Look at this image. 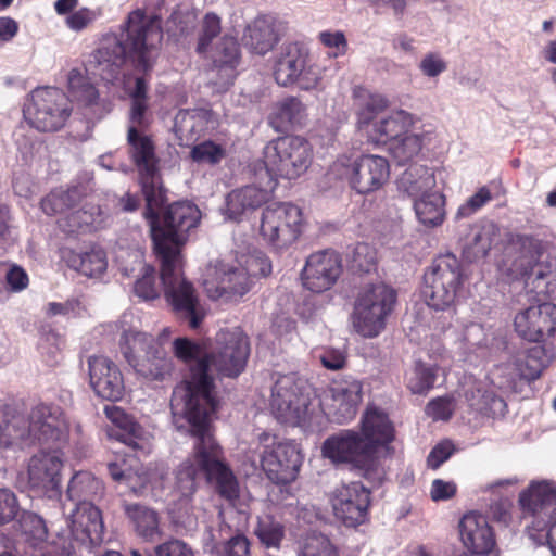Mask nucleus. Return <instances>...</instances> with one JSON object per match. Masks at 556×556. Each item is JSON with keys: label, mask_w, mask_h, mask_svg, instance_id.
Masks as SVG:
<instances>
[{"label": "nucleus", "mask_w": 556, "mask_h": 556, "mask_svg": "<svg viewBox=\"0 0 556 556\" xmlns=\"http://www.w3.org/2000/svg\"><path fill=\"white\" fill-rule=\"evenodd\" d=\"M217 352L207 353L203 346L188 338L173 341L175 357L188 366V375L175 386L170 397L173 413L182 417H215L219 408L214 367L219 377L237 378L245 368L250 355L248 337L240 330L219 333Z\"/></svg>", "instance_id": "1"}, {"label": "nucleus", "mask_w": 556, "mask_h": 556, "mask_svg": "<svg viewBox=\"0 0 556 556\" xmlns=\"http://www.w3.org/2000/svg\"><path fill=\"white\" fill-rule=\"evenodd\" d=\"M184 419L189 425L194 443L190 455L175 470L170 491L173 501L189 502L198 491V478L202 477L214 494L235 505L240 497V483L214 437V417L189 414Z\"/></svg>", "instance_id": "2"}, {"label": "nucleus", "mask_w": 556, "mask_h": 556, "mask_svg": "<svg viewBox=\"0 0 556 556\" xmlns=\"http://www.w3.org/2000/svg\"><path fill=\"white\" fill-rule=\"evenodd\" d=\"M122 30L121 39H105L94 53L98 74L109 83L118 78L126 61L136 72L149 75L163 39L161 27L142 9L134 10L127 15Z\"/></svg>", "instance_id": "3"}, {"label": "nucleus", "mask_w": 556, "mask_h": 556, "mask_svg": "<svg viewBox=\"0 0 556 556\" xmlns=\"http://www.w3.org/2000/svg\"><path fill=\"white\" fill-rule=\"evenodd\" d=\"M146 207L143 217L150 226L154 252L160 260L181 258L180 247L187 241L188 232L201 220V211L189 201L169 204L160 214L167 201V190L160 186L143 194Z\"/></svg>", "instance_id": "4"}, {"label": "nucleus", "mask_w": 556, "mask_h": 556, "mask_svg": "<svg viewBox=\"0 0 556 556\" xmlns=\"http://www.w3.org/2000/svg\"><path fill=\"white\" fill-rule=\"evenodd\" d=\"M68 422L63 409L53 403L40 402L31 407L26 419L14 406L0 408V445L58 444L68 438Z\"/></svg>", "instance_id": "5"}, {"label": "nucleus", "mask_w": 556, "mask_h": 556, "mask_svg": "<svg viewBox=\"0 0 556 556\" xmlns=\"http://www.w3.org/2000/svg\"><path fill=\"white\" fill-rule=\"evenodd\" d=\"M465 281L460 261L452 253L441 254L424 273L421 294L430 308L445 311L456 304Z\"/></svg>", "instance_id": "6"}, {"label": "nucleus", "mask_w": 556, "mask_h": 556, "mask_svg": "<svg viewBox=\"0 0 556 556\" xmlns=\"http://www.w3.org/2000/svg\"><path fill=\"white\" fill-rule=\"evenodd\" d=\"M161 261V280L164 298L175 317L187 323L191 329L200 327L205 318V309L192 282L181 273V258Z\"/></svg>", "instance_id": "7"}, {"label": "nucleus", "mask_w": 556, "mask_h": 556, "mask_svg": "<svg viewBox=\"0 0 556 556\" xmlns=\"http://www.w3.org/2000/svg\"><path fill=\"white\" fill-rule=\"evenodd\" d=\"M303 210L292 202H274L261 215L260 235L276 253H283L298 243L306 228Z\"/></svg>", "instance_id": "8"}, {"label": "nucleus", "mask_w": 556, "mask_h": 556, "mask_svg": "<svg viewBox=\"0 0 556 556\" xmlns=\"http://www.w3.org/2000/svg\"><path fill=\"white\" fill-rule=\"evenodd\" d=\"M260 465L266 478L277 485H287L296 480L304 456L292 440L263 431L258 434Z\"/></svg>", "instance_id": "9"}, {"label": "nucleus", "mask_w": 556, "mask_h": 556, "mask_svg": "<svg viewBox=\"0 0 556 556\" xmlns=\"http://www.w3.org/2000/svg\"><path fill=\"white\" fill-rule=\"evenodd\" d=\"M396 302L395 291L379 282L362 288L352 313L355 331L364 338H375L386 328L387 317Z\"/></svg>", "instance_id": "10"}, {"label": "nucleus", "mask_w": 556, "mask_h": 556, "mask_svg": "<svg viewBox=\"0 0 556 556\" xmlns=\"http://www.w3.org/2000/svg\"><path fill=\"white\" fill-rule=\"evenodd\" d=\"M263 157L268 178L275 175L291 180L308 169L313 149L305 138L287 135L268 141Z\"/></svg>", "instance_id": "11"}, {"label": "nucleus", "mask_w": 556, "mask_h": 556, "mask_svg": "<svg viewBox=\"0 0 556 556\" xmlns=\"http://www.w3.org/2000/svg\"><path fill=\"white\" fill-rule=\"evenodd\" d=\"M121 343L122 353L135 371L150 381H163L173 371V362L151 334L125 331Z\"/></svg>", "instance_id": "12"}, {"label": "nucleus", "mask_w": 556, "mask_h": 556, "mask_svg": "<svg viewBox=\"0 0 556 556\" xmlns=\"http://www.w3.org/2000/svg\"><path fill=\"white\" fill-rule=\"evenodd\" d=\"M337 160L332 166L333 175L345 179L358 194L367 195L381 190L389 181L391 167L388 159L376 154H362L353 162Z\"/></svg>", "instance_id": "13"}, {"label": "nucleus", "mask_w": 556, "mask_h": 556, "mask_svg": "<svg viewBox=\"0 0 556 556\" xmlns=\"http://www.w3.org/2000/svg\"><path fill=\"white\" fill-rule=\"evenodd\" d=\"M149 121L138 124L128 121L126 146L129 161L138 170L142 195L163 185L160 157L152 136L146 134Z\"/></svg>", "instance_id": "14"}, {"label": "nucleus", "mask_w": 556, "mask_h": 556, "mask_svg": "<svg viewBox=\"0 0 556 556\" xmlns=\"http://www.w3.org/2000/svg\"><path fill=\"white\" fill-rule=\"evenodd\" d=\"M72 106L68 97L59 88H37L30 93L24 110L29 125L39 131H58L68 119Z\"/></svg>", "instance_id": "15"}, {"label": "nucleus", "mask_w": 556, "mask_h": 556, "mask_svg": "<svg viewBox=\"0 0 556 556\" xmlns=\"http://www.w3.org/2000/svg\"><path fill=\"white\" fill-rule=\"evenodd\" d=\"M309 401L291 376L280 377L271 393L270 407L276 419L285 425L301 426L306 421Z\"/></svg>", "instance_id": "16"}, {"label": "nucleus", "mask_w": 556, "mask_h": 556, "mask_svg": "<svg viewBox=\"0 0 556 556\" xmlns=\"http://www.w3.org/2000/svg\"><path fill=\"white\" fill-rule=\"evenodd\" d=\"M334 517L345 527L356 528L368 520L371 491L353 481L336 489L331 498Z\"/></svg>", "instance_id": "17"}, {"label": "nucleus", "mask_w": 556, "mask_h": 556, "mask_svg": "<svg viewBox=\"0 0 556 556\" xmlns=\"http://www.w3.org/2000/svg\"><path fill=\"white\" fill-rule=\"evenodd\" d=\"M343 273L341 255L331 249L308 255L301 271L303 287L313 293L330 290Z\"/></svg>", "instance_id": "18"}, {"label": "nucleus", "mask_w": 556, "mask_h": 556, "mask_svg": "<svg viewBox=\"0 0 556 556\" xmlns=\"http://www.w3.org/2000/svg\"><path fill=\"white\" fill-rule=\"evenodd\" d=\"M68 528L72 542L68 547H64L66 556L75 552V544L89 548L103 541L102 513L88 501L76 504V508L70 517Z\"/></svg>", "instance_id": "19"}, {"label": "nucleus", "mask_w": 556, "mask_h": 556, "mask_svg": "<svg viewBox=\"0 0 556 556\" xmlns=\"http://www.w3.org/2000/svg\"><path fill=\"white\" fill-rule=\"evenodd\" d=\"M104 414L112 424L108 427V437L123 443L129 450L127 455L138 458L150 453L149 434L134 417L115 405H106Z\"/></svg>", "instance_id": "20"}, {"label": "nucleus", "mask_w": 556, "mask_h": 556, "mask_svg": "<svg viewBox=\"0 0 556 556\" xmlns=\"http://www.w3.org/2000/svg\"><path fill=\"white\" fill-rule=\"evenodd\" d=\"M321 452L333 464H352L358 468H368L374 459L361 434L354 430L330 435L323 443Z\"/></svg>", "instance_id": "21"}, {"label": "nucleus", "mask_w": 556, "mask_h": 556, "mask_svg": "<svg viewBox=\"0 0 556 556\" xmlns=\"http://www.w3.org/2000/svg\"><path fill=\"white\" fill-rule=\"evenodd\" d=\"M516 333L529 342H541L556 332V305L541 303L518 312L514 318Z\"/></svg>", "instance_id": "22"}, {"label": "nucleus", "mask_w": 556, "mask_h": 556, "mask_svg": "<svg viewBox=\"0 0 556 556\" xmlns=\"http://www.w3.org/2000/svg\"><path fill=\"white\" fill-rule=\"evenodd\" d=\"M62 459L52 453L35 454L28 463V484L37 495L49 498L61 494Z\"/></svg>", "instance_id": "23"}, {"label": "nucleus", "mask_w": 556, "mask_h": 556, "mask_svg": "<svg viewBox=\"0 0 556 556\" xmlns=\"http://www.w3.org/2000/svg\"><path fill=\"white\" fill-rule=\"evenodd\" d=\"M88 363L90 384L96 394L112 402L122 400L125 386L117 365L104 356L90 357Z\"/></svg>", "instance_id": "24"}, {"label": "nucleus", "mask_w": 556, "mask_h": 556, "mask_svg": "<svg viewBox=\"0 0 556 556\" xmlns=\"http://www.w3.org/2000/svg\"><path fill=\"white\" fill-rule=\"evenodd\" d=\"M361 437L374 457L379 448H387L395 439V427L381 408L369 405L361 420Z\"/></svg>", "instance_id": "25"}, {"label": "nucleus", "mask_w": 556, "mask_h": 556, "mask_svg": "<svg viewBox=\"0 0 556 556\" xmlns=\"http://www.w3.org/2000/svg\"><path fill=\"white\" fill-rule=\"evenodd\" d=\"M459 534L463 544L477 555H488L496 544L493 530L481 514H465L459 521Z\"/></svg>", "instance_id": "26"}, {"label": "nucleus", "mask_w": 556, "mask_h": 556, "mask_svg": "<svg viewBox=\"0 0 556 556\" xmlns=\"http://www.w3.org/2000/svg\"><path fill=\"white\" fill-rule=\"evenodd\" d=\"M363 400V386L356 379L344 380L331 388V404L329 416L337 424L352 420Z\"/></svg>", "instance_id": "27"}, {"label": "nucleus", "mask_w": 556, "mask_h": 556, "mask_svg": "<svg viewBox=\"0 0 556 556\" xmlns=\"http://www.w3.org/2000/svg\"><path fill=\"white\" fill-rule=\"evenodd\" d=\"M518 504L525 515L540 519L556 513V489L547 481H532L519 493Z\"/></svg>", "instance_id": "28"}, {"label": "nucleus", "mask_w": 556, "mask_h": 556, "mask_svg": "<svg viewBox=\"0 0 556 556\" xmlns=\"http://www.w3.org/2000/svg\"><path fill=\"white\" fill-rule=\"evenodd\" d=\"M276 185V180L270 177L266 188L250 185L232 190L226 198V212L229 218L239 220L245 212L254 211L267 203Z\"/></svg>", "instance_id": "29"}, {"label": "nucleus", "mask_w": 556, "mask_h": 556, "mask_svg": "<svg viewBox=\"0 0 556 556\" xmlns=\"http://www.w3.org/2000/svg\"><path fill=\"white\" fill-rule=\"evenodd\" d=\"M208 59L213 67L222 77H225L226 84H233L237 76V67L241 60L240 45L236 37L224 35L219 40L208 49Z\"/></svg>", "instance_id": "30"}, {"label": "nucleus", "mask_w": 556, "mask_h": 556, "mask_svg": "<svg viewBox=\"0 0 556 556\" xmlns=\"http://www.w3.org/2000/svg\"><path fill=\"white\" fill-rule=\"evenodd\" d=\"M308 61V52L298 42L287 45L276 61L274 77L278 85L289 86L296 81Z\"/></svg>", "instance_id": "31"}, {"label": "nucleus", "mask_w": 556, "mask_h": 556, "mask_svg": "<svg viewBox=\"0 0 556 556\" xmlns=\"http://www.w3.org/2000/svg\"><path fill=\"white\" fill-rule=\"evenodd\" d=\"M244 45L254 53L264 55L279 41L276 21L269 15L257 16L245 28Z\"/></svg>", "instance_id": "32"}, {"label": "nucleus", "mask_w": 556, "mask_h": 556, "mask_svg": "<svg viewBox=\"0 0 556 556\" xmlns=\"http://www.w3.org/2000/svg\"><path fill=\"white\" fill-rule=\"evenodd\" d=\"M396 185L400 192L415 201L433 191L435 177L426 165L413 164L400 176Z\"/></svg>", "instance_id": "33"}, {"label": "nucleus", "mask_w": 556, "mask_h": 556, "mask_svg": "<svg viewBox=\"0 0 556 556\" xmlns=\"http://www.w3.org/2000/svg\"><path fill=\"white\" fill-rule=\"evenodd\" d=\"M61 258L70 268L87 277L103 274L108 266L105 253L100 249L78 253L73 249L63 248Z\"/></svg>", "instance_id": "34"}, {"label": "nucleus", "mask_w": 556, "mask_h": 556, "mask_svg": "<svg viewBox=\"0 0 556 556\" xmlns=\"http://www.w3.org/2000/svg\"><path fill=\"white\" fill-rule=\"evenodd\" d=\"M501 235L498 226L492 222L475 225L471 228L472 238L463 249L464 256L469 262L484 258Z\"/></svg>", "instance_id": "35"}, {"label": "nucleus", "mask_w": 556, "mask_h": 556, "mask_svg": "<svg viewBox=\"0 0 556 556\" xmlns=\"http://www.w3.org/2000/svg\"><path fill=\"white\" fill-rule=\"evenodd\" d=\"M412 123L410 114L400 110L375 123L370 137L377 144L390 146L392 141L400 139L408 132V127Z\"/></svg>", "instance_id": "36"}, {"label": "nucleus", "mask_w": 556, "mask_h": 556, "mask_svg": "<svg viewBox=\"0 0 556 556\" xmlns=\"http://www.w3.org/2000/svg\"><path fill=\"white\" fill-rule=\"evenodd\" d=\"M168 472L163 467L154 468H135L131 467L125 484L136 495H143L149 489L154 495L164 490V481Z\"/></svg>", "instance_id": "37"}, {"label": "nucleus", "mask_w": 556, "mask_h": 556, "mask_svg": "<svg viewBox=\"0 0 556 556\" xmlns=\"http://www.w3.org/2000/svg\"><path fill=\"white\" fill-rule=\"evenodd\" d=\"M208 118L206 113L201 111H179L175 117L174 128L177 137L189 146L197 142L206 134Z\"/></svg>", "instance_id": "38"}, {"label": "nucleus", "mask_w": 556, "mask_h": 556, "mask_svg": "<svg viewBox=\"0 0 556 556\" xmlns=\"http://www.w3.org/2000/svg\"><path fill=\"white\" fill-rule=\"evenodd\" d=\"M306 115V106L296 97L277 102L269 116V124L278 131L300 125Z\"/></svg>", "instance_id": "39"}, {"label": "nucleus", "mask_w": 556, "mask_h": 556, "mask_svg": "<svg viewBox=\"0 0 556 556\" xmlns=\"http://www.w3.org/2000/svg\"><path fill=\"white\" fill-rule=\"evenodd\" d=\"M123 507L138 535L147 541H153L161 535L160 517L156 511L140 504L125 503Z\"/></svg>", "instance_id": "40"}, {"label": "nucleus", "mask_w": 556, "mask_h": 556, "mask_svg": "<svg viewBox=\"0 0 556 556\" xmlns=\"http://www.w3.org/2000/svg\"><path fill=\"white\" fill-rule=\"evenodd\" d=\"M353 98L359 128L368 126L379 113L388 108V100L383 96L371 93L359 86L353 89Z\"/></svg>", "instance_id": "41"}, {"label": "nucleus", "mask_w": 556, "mask_h": 556, "mask_svg": "<svg viewBox=\"0 0 556 556\" xmlns=\"http://www.w3.org/2000/svg\"><path fill=\"white\" fill-rule=\"evenodd\" d=\"M104 485L101 480L89 471H78L70 480L66 494L71 501L78 503L93 500L101 496Z\"/></svg>", "instance_id": "42"}, {"label": "nucleus", "mask_w": 556, "mask_h": 556, "mask_svg": "<svg viewBox=\"0 0 556 556\" xmlns=\"http://www.w3.org/2000/svg\"><path fill=\"white\" fill-rule=\"evenodd\" d=\"M513 269L515 277L525 279L528 286H531V291L536 296L547 299V283L545 279V266L533 263L532 257L520 256L514 263Z\"/></svg>", "instance_id": "43"}, {"label": "nucleus", "mask_w": 556, "mask_h": 556, "mask_svg": "<svg viewBox=\"0 0 556 556\" xmlns=\"http://www.w3.org/2000/svg\"><path fill=\"white\" fill-rule=\"evenodd\" d=\"M251 274L248 268H229L220 276L217 287L218 296L241 298L251 289Z\"/></svg>", "instance_id": "44"}, {"label": "nucleus", "mask_w": 556, "mask_h": 556, "mask_svg": "<svg viewBox=\"0 0 556 556\" xmlns=\"http://www.w3.org/2000/svg\"><path fill=\"white\" fill-rule=\"evenodd\" d=\"M444 198L432 191L414 201V208L420 223L426 226H438L444 218Z\"/></svg>", "instance_id": "45"}, {"label": "nucleus", "mask_w": 556, "mask_h": 556, "mask_svg": "<svg viewBox=\"0 0 556 556\" xmlns=\"http://www.w3.org/2000/svg\"><path fill=\"white\" fill-rule=\"evenodd\" d=\"M546 366V349L542 345H535L526 350L523 356L518 357L515 362V367L520 378L528 381H534L540 378Z\"/></svg>", "instance_id": "46"}, {"label": "nucleus", "mask_w": 556, "mask_h": 556, "mask_svg": "<svg viewBox=\"0 0 556 556\" xmlns=\"http://www.w3.org/2000/svg\"><path fill=\"white\" fill-rule=\"evenodd\" d=\"M67 89L70 97L84 105L96 104L99 99V91L96 86L91 83L90 78L78 68L70 71Z\"/></svg>", "instance_id": "47"}, {"label": "nucleus", "mask_w": 556, "mask_h": 556, "mask_svg": "<svg viewBox=\"0 0 556 556\" xmlns=\"http://www.w3.org/2000/svg\"><path fill=\"white\" fill-rule=\"evenodd\" d=\"M424 147V135L407 132L388 147L391 156L399 165H404L417 157Z\"/></svg>", "instance_id": "48"}, {"label": "nucleus", "mask_w": 556, "mask_h": 556, "mask_svg": "<svg viewBox=\"0 0 556 556\" xmlns=\"http://www.w3.org/2000/svg\"><path fill=\"white\" fill-rule=\"evenodd\" d=\"M130 98V110L128 121L144 124L147 118L148 104V81L144 76L136 77L135 87L128 92Z\"/></svg>", "instance_id": "49"}, {"label": "nucleus", "mask_w": 556, "mask_h": 556, "mask_svg": "<svg viewBox=\"0 0 556 556\" xmlns=\"http://www.w3.org/2000/svg\"><path fill=\"white\" fill-rule=\"evenodd\" d=\"M254 533L267 548H279L285 538V527L271 516H265L258 519Z\"/></svg>", "instance_id": "50"}, {"label": "nucleus", "mask_w": 556, "mask_h": 556, "mask_svg": "<svg viewBox=\"0 0 556 556\" xmlns=\"http://www.w3.org/2000/svg\"><path fill=\"white\" fill-rule=\"evenodd\" d=\"M226 156V149L213 140H204L192 146L189 157L197 164L216 165Z\"/></svg>", "instance_id": "51"}, {"label": "nucleus", "mask_w": 556, "mask_h": 556, "mask_svg": "<svg viewBox=\"0 0 556 556\" xmlns=\"http://www.w3.org/2000/svg\"><path fill=\"white\" fill-rule=\"evenodd\" d=\"M435 380V368L426 366L422 362H417L413 376L408 380L407 388L414 394H426L433 388Z\"/></svg>", "instance_id": "52"}, {"label": "nucleus", "mask_w": 556, "mask_h": 556, "mask_svg": "<svg viewBox=\"0 0 556 556\" xmlns=\"http://www.w3.org/2000/svg\"><path fill=\"white\" fill-rule=\"evenodd\" d=\"M220 33V17L213 12L206 13L202 21L201 30L198 38L197 52L199 54L207 53L213 40L217 38Z\"/></svg>", "instance_id": "53"}, {"label": "nucleus", "mask_w": 556, "mask_h": 556, "mask_svg": "<svg viewBox=\"0 0 556 556\" xmlns=\"http://www.w3.org/2000/svg\"><path fill=\"white\" fill-rule=\"evenodd\" d=\"M93 222V213L79 208L60 218L58 223L63 232L73 235L90 230Z\"/></svg>", "instance_id": "54"}, {"label": "nucleus", "mask_w": 556, "mask_h": 556, "mask_svg": "<svg viewBox=\"0 0 556 556\" xmlns=\"http://www.w3.org/2000/svg\"><path fill=\"white\" fill-rule=\"evenodd\" d=\"M529 535L539 543L545 541L556 556V513L549 515L547 520L538 519L528 527Z\"/></svg>", "instance_id": "55"}, {"label": "nucleus", "mask_w": 556, "mask_h": 556, "mask_svg": "<svg viewBox=\"0 0 556 556\" xmlns=\"http://www.w3.org/2000/svg\"><path fill=\"white\" fill-rule=\"evenodd\" d=\"M134 292L144 301L155 300L160 296L156 273L152 266H143L141 277L135 281Z\"/></svg>", "instance_id": "56"}, {"label": "nucleus", "mask_w": 556, "mask_h": 556, "mask_svg": "<svg viewBox=\"0 0 556 556\" xmlns=\"http://www.w3.org/2000/svg\"><path fill=\"white\" fill-rule=\"evenodd\" d=\"M300 556H338V553L326 535L312 533L305 538Z\"/></svg>", "instance_id": "57"}, {"label": "nucleus", "mask_w": 556, "mask_h": 556, "mask_svg": "<svg viewBox=\"0 0 556 556\" xmlns=\"http://www.w3.org/2000/svg\"><path fill=\"white\" fill-rule=\"evenodd\" d=\"M456 408V401L452 395L432 399L426 406V414L433 420L447 421L452 418Z\"/></svg>", "instance_id": "58"}, {"label": "nucleus", "mask_w": 556, "mask_h": 556, "mask_svg": "<svg viewBox=\"0 0 556 556\" xmlns=\"http://www.w3.org/2000/svg\"><path fill=\"white\" fill-rule=\"evenodd\" d=\"M131 556L142 555L138 551H131ZM154 556H194V553L184 541L170 539L154 547Z\"/></svg>", "instance_id": "59"}, {"label": "nucleus", "mask_w": 556, "mask_h": 556, "mask_svg": "<svg viewBox=\"0 0 556 556\" xmlns=\"http://www.w3.org/2000/svg\"><path fill=\"white\" fill-rule=\"evenodd\" d=\"M353 266L363 273H369L377 263L376 250L367 243H357L353 252Z\"/></svg>", "instance_id": "60"}, {"label": "nucleus", "mask_w": 556, "mask_h": 556, "mask_svg": "<svg viewBox=\"0 0 556 556\" xmlns=\"http://www.w3.org/2000/svg\"><path fill=\"white\" fill-rule=\"evenodd\" d=\"M492 200V193L490 189L485 186L478 189V191L472 194L468 200L462 204L456 213V217L466 218L475 214L481 207H483L488 202Z\"/></svg>", "instance_id": "61"}, {"label": "nucleus", "mask_w": 556, "mask_h": 556, "mask_svg": "<svg viewBox=\"0 0 556 556\" xmlns=\"http://www.w3.org/2000/svg\"><path fill=\"white\" fill-rule=\"evenodd\" d=\"M83 311H85V306L78 298L67 299L63 303L50 302L46 307V314L48 316L62 315L78 317L81 315Z\"/></svg>", "instance_id": "62"}, {"label": "nucleus", "mask_w": 556, "mask_h": 556, "mask_svg": "<svg viewBox=\"0 0 556 556\" xmlns=\"http://www.w3.org/2000/svg\"><path fill=\"white\" fill-rule=\"evenodd\" d=\"M20 505L14 492L0 489V525L12 521L18 514Z\"/></svg>", "instance_id": "63"}, {"label": "nucleus", "mask_w": 556, "mask_h": 556, "mask_svg": "<svg viewBox=\"0 0 556 556\" xmlns=\"http://www.w3.org/2000/svg\"><path fill=\"white\" fill-rule=\"evenodd\" d=\"M319 41L330 49V54L334 58L344 55L348 51V41L344 34L338 31H321L318 35Z\"/></svg>", "instance_id": "64"}]
</instances>
